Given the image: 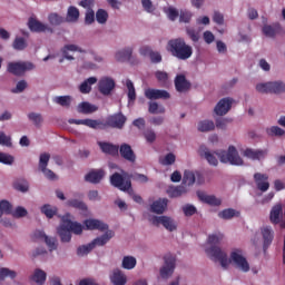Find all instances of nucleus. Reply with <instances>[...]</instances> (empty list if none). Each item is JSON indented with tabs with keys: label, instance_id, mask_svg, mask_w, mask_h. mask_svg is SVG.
<instances>
[{
	"label": "nucleus",
	"instance_id": "1",
	"mask_svg": "<svg viewBox=\"0 0 285 285\" xmlns=\"http://www.w3.org/2000/svg\"><path fill=\"white\" fill-rule=\"evenodd\" d=\"M200 157L208 161L209 166H217L219 160L222 164H230L232 166H244V159L239 157V153L235 146H229L228 150L210 153V149L205 145L200 146L198 149ZM217 157L219 160H217Z\"/></svg>",
	"mask_w": 285,
	"mask_h": 285
},
{
	"label": "nucleus",
	"instance_id": "2",
	"mask_svg": "<svg viewBox=\"0 0 285 285\" xmlns=\"http://www.w3.org/2000/svg\"><path fill=\"white\" fill-rule=\"evenodd\" d=\"M206 253L207 255H210L215 262H219L223 268H227L228 264L232 262V264H235L236 268L243 273H248V271H250V264H248V261L244 257V252H242V249H234L230 253L229 261L228 255L226 252L222 250L220 247L212 246L206 249Z\"/></svg>",
	"mask_w": 285,
	"mask_h": 285
},
{
	"label": "nucleus",
	"instance_id": "3",
	"mask_svg": "<svg viewBox=\"0 0 285 285\" xmlns=\"http://www.w3.org/2000/svg\"><path fill=\"white\" fill-rule=\"evenodd\" d=\"M167 50L173 57L186 61L193 57V47L184 38H175L167 42Z\"/></svg>",
	"mask_w": 285,
	"mask_h": 285
},
{
	"label": "nucleus",
	"instance_id": "4",
	"mask_svg": "<svg viewBox=\"0 0 285 285\" xmlns=\"http://www.w3.org/2000/svg\"><path fill=\"white\" fill-rule=\"evenodd\" d=\"M81 235L83 233V226L77 222L70 220V214H66L61 218V224L58 227V235L61 242H70L72 239V234Z\"/></svg>",
	"mask_w": 285,
	"mask_h": 285
},
{
	"label": "nucleus",
	"instance_id": "5",
	"mask_svg": "<svg viewBox=\"0 0 285 285\" xmlns=\"http://www.w3.org/2000/svg\"><path fill=\"white\" fill-rule=\"evenodd\" d=\"M114 237H115V232L107 230L104 235L95 238L91 243L78 247L77 255L79 257H83V255H88V253L94 250V248H97V246H106L110 242V239H112Z\"/></svg>",
	"mask_w": 285,
	"mask_h": 285
},
{
	"label": "nucleus",
	"instance_id": "6",
	"mask_svg": "<svg viewBox=\"0 0 285 285\" xmlns=\"http://www.w3.org/2000/svg\"><path fill=\"white\" fill-rule=\"evenodd\" d=\"M256 90L262 95H282L285 92V83L281 80L261 82L256 85Z\"/></svg>",
	"mask_w": 285,
	"mask_h": 285
},
{
	"label": "nucleus",
	"instance_id": "7",
	"mask_svg": "<svg viewBox=\"0 0 285 285\" xmlns=\"http://www.w3.org/2000/svg\"><path fill=\"white\" fill-rule=\"evenodd\" d=\"M127 120L128 118H126L124 114L121 112L114 114L107 117L106 121L98 120V122H100V125H98V130H106V128H117L118 130H121V128L126 126Z\"/></svg>",
	"mask_w": 285,
	"mask_h": 285
},
{
	"label": "nucleus",
	"instance_id": "8",
	"mask_svg": "<svg viewBox=\"0 0 285 285\" xmlns=\"http://www.w3.org/2000/svg\"><path fill=\"white\" fill-rule=\"evenodd\" d=\"M110 184L115 188H118V190L132 195V181H130V178L126 179L121 174L115 173L110 176Z\"/></svg>",
	"mask_w": 285,
	"mask_h": 285
},
{
	"label": "nucleus",
	"instance_id": "9",
	"mask_svg": "<svg viewBox=\"0 0 285 285\" xmlns=\"http://www.w3.org/2000/svg\"><path fill=\"white\" fill-rule=\"evenodd\" d=\"M7 70L14 77H23L26 72L35 70V63L30 61L9 62Z\"/></svg>",
	"mask_w": 285,
	"mask_h": 285
},
{
	"label": "nucleus",
	"instance_id": "10",
	"mask_svg": "<svg viewBox=\"0 0 285 285\" xmlns=\"http://www.w3.org/2000/svg\"><path fill=\"white\" fill-rule=\"evenodd\" d=\"M50 161V154L43 153L40 154L39 157V170L45 175L46 179H49L50 181H55L58 179L57 174L48 168V164Z\"/></svg>",
	"mask_w": 285,
	"mask_h": 285
},
{
	"label": "nucleus",
	"instance_id": "11",
	"mask_svg": "<svg viewBox=\"0 0 285 285\" xmlns=\"http://www.w3.org/2000/svg\"><path fill=\"white\" fill-rule=\"evenodd\" d=\"M151 224L154 226H164L166 230H169V233H173V230H177V223L168 216H154L150 219Z\"/></svg>",
	"mask_w": 285,
	"mask_h": 285
},
{
	"label": "nucleus",
	"instance_id": "12",
	"mask_svg": "<svg viewBox=\"0 0 285 285\" xmlns=\"http://www.w3.org/2000/svg\"><path fill=\"white\" fill-rule=\"evenodd\" d=\"M164 259L165 265L160 268V277H163V279H168V277L175 273L177 259L170 254H167Z\"/></svg>",
	"mask_w": 285,
	"mask_h": 285
},
{
	"label": "nucleus",
	"instance_id": "13",
	"mask_svg": "<svg viewBox=\"0 0 285 285\" xmlns=\"http://www.w3.org/2000/svg\"><path fill=\"white\" fill-rule=\"evenodd\" d=\"M99 92L102 94L105 97L111 95L112 90H115V80L112 78H101L98 82Z\"/></svg>",
	"mask_w": 285,
	"mask_h": 285
},
{
	"label": "nucleus",
	"instance_id": "14",
	"mask_svg": "<svg viewBox=\"0 0 285 285\" xmlns=\"http://www.w3.org/2000/svg\"><path fill=\"white\" fill-rule=\"evenodd\" d=\"M120 157L125 159L126 161H129L130 164H135L137 161V155H135V150H132V147L128 144H122L120 147H118Z\"/></svg>",
	"mask_w": 285,
	"mask_h": 285
},
{
	"label": "nucleus",
	"instance_id": "15",
	"mask_svg": "<svg viewBox=\"0 0 285 285\" xmlns=\"http://www.w3.org/2000/svg\"><path fill=\"white\" fill-rule=\"evenodd\" d=\"M233 108V99L232 98H223L216 105L214 111L218 117H224L227 112Z\"/></svg>",
	"mask_w": 285,
	"mask_h": 285
},
{
	"label": "nucleus",
	"instance_id": "16",
	"mask_svg": "<svg viewBox=\"0 0 285 285\" xmlns=\"http://www.w3.org/2000/svg\"><path fill=\"white\" fill-rule=\"evenodd\" d=\"M284 218V205L281 203L275 204L269 212L271 224L277 225Z\"/></svg>",
	"mask_w": 285,
	"mask_h": 285
},
{
	"label": "nucleus",
	"instance_id": "17",
	"mask_svg": "<svg viewBox=\"0 0 285 285\" xmlns=\"http://www.w3.org/2000/svg\"><path fill=\"white\" fill-rule=\"evenodd\" d=\"M261 233L263 235V250L266 253L271 244H273V239H275V232L271 226H265L261 228Z\"/></svg>",
	"mask_w": 285,
	"mask_h": 285
},
{
	"label": "nucleus",
	"instance_id": "18",
	"mask_svg": "<svg viewBox=\"0 0 285 285\" xmlns=\"http://www.w3.org/2000/svg\"><path fill=\"white\" fill-rule=\"evenodd\" d=\"M254 181H255L258 190H261V193H266V190H268V188H271V183H268L267 174L255 173Z\"/></svg>",
	"mask_w": 285,
	"mask_h": 285
},
{
	"label": "nucleus",
	"instance_id": "19",
	"mask_svg": "<svg viewBox=\"0 0 285 285\" xmlns=\"http://www.w3.org/2000/svg\"><path fill=\"white\" fill-rule=\"evenodd\" d=\"M244 157H247V159H252L253 161H259L262 159L266 158V155H268V150L266 149H250L247 148L243 151Z\"/></svg>",
	"mask_w": 285,
	"mask_h": 285
},
{
	"label": "nucleus",
	"instance_id": "20",
	"mask_svg": "<svg viewBox=\"0 0 285 285\" xmlns=\"http://www.w3.org/2000/svg\"><path fill=\"white\" fill-rule=\"evenodd\" d=\"M83 225L86 226L87 230H100V233L108 230V224L99 219H86Z\"/></svg>",
	"mask_w": 285,
	"mask_h": 285
},
{
	"label": "nucleus",
	"instance_id": "21",
	"mask_svg": "<svg viewBox=\"0 0 285 285\" xmlns=\"http://www.w3.org/2000/svg\"><path fill=\"white\" fill-rule=\"evenodd\" d=\"M145 97L146 99H150V100L170 99V94L166 90L148 88L145 90Z\"/></svg>",
	"mask_w": 285,
	"mask_h": 285
},
{
	"label": "nucleus",
	"instance_id": "22",
	"mask_svg": "<svg viewBox=\"0 0 285 285\" xmlns=\"http://www.w3.org/2000/svg\"><path fill=\"white\" fill-rule=\"evenodd\" d=\"M69 124H75L76 126H87L88 128H92L94 130H99L100 122L95 119H70Z\"/></svg>",
	"mask_w": 285,
	"mask_h": 285
},
{
	"label": "nucleus",
	"instance_id": "23",
	"mask_svg": "<svg viewBox=\"0 0 285 285\" xmlns=\"http://www.w3.org/2000/svg\"><path fill=\"white\" fill-rule=\"evenodd\" d=\"M175 88L177 92H188V90H190V83L186 79V76L184 75L176 76Z\"/></svg>",
	"mask_w": 285,
	"mask_h": 285
},
{
	"label": "nucleus",
	"instance_id": "24",
	"mask_svg": "<svg viewBox=\"0 0 285 285\" xmlns=\"http://www.w3.org/2000/svg\"><path fill=\"white\" fill-rule=\"evenodd\" d=\"M106 171L104 169L91 170L85 176V180L89 184H99L104 179Z\"/></svg>",
	"mask_w": 285,
	"mask_h": 285
},
{
	"label": "nucleus",
	"instance_id": "25",
	"mask_svg": "<svg viewBox=\"0 0 285 285\" xmlns=\"http://www.w3.org/2000/svg\"><path fill=\"white\" fill-rule=\"evenodd\" d=\"M279 30H282V26H279V23L265 24L262 28L263 35L265 37H268L269 39H274V37H277V33H279Z\"/></svg>",
	"mask_w": 285,
	"mask_h": 285
},
{
	"label": "nucleus",
	"instance_id": "26",
	"mask_svg": "<svg viewBox=\"0 0 285 285\" xmlns=\"http://www.w3.org/2000/svg\"><path fill=\"white\" fill-rule=\"evenodd\" d=\"M198 198L204 204H208V206H222V199L217 198L215 195L198 193Z\"/></svg>",
	"mask_w": 285,
	"mask_h": 285
},
{
	"label": "nucleus",
	"instance_id": "27",
	"mask_svg": "<svg viewBox=\"0 0 285 285\" xmlns=\"http://www.w3.org/2000/svg\"><path fill=\"white\" fill-rule=\"evenodd\" d=\"M28 27L31 32H46L48 30V26L35 18H29Z\"/></svg>",
	"mask_w": 285,
	"mask_h": 285
},
{
	"label": "nucleus",
	"instance_id": "28",
	"mask_svg": "<svg viewBox=\"0 0 285 285\" xmlns=\"http://www.w3.org/2000/svg\"><path fill=\"white\" fill-rule=\"evenodd\" d=\"M110 281L114 285H126L128 282L126 274H124L121 269H114L112 275L110 276Z\"/></svg>",
	"mask_w": 285,
	"mask_h": 285
},
{
	"label": "nucleus",
	"instance_id": "29",
	"mask_svg": "<svg viewBox=\"0 0 285 285\" xmlns=\"http://www.w3.org/2000/svg\"><path fill=\"white\" fill-rule=\"evenodd\" d=\"M77 110L81 115H92V112H97L99 110V108L88 101H83L78 105Z\"/></svg>",
	"mask_w": 285,
	"mask_h": 285
},
{
	"label": "nucleus",
	"instance_id": "30",
	"mask_svg": "<svg viewBox=\"0 0 285 285\" xmlns=\"http://www.w3.org/2000/svg\"><path fill=\"white\" fill-rule=\"evenodd\" d=\"M168 207V199L163 198L155 200L151 205V213H156L157 215H163V213Z\"/></svg>",
	"mask_w": 285,
	"mask_h": 285
},
{
	"label": "nucleus",
	"instance_id": "31",
	"mask_svg": "<svg viewBox=\"0 0 285 285\" xmlns=\"http://www.w3.org/2000/svg\"><path fill=\"white\" fill-rule=\"evenodd\" d=\"M100 150L106 155H119V146L110 144V142H98Z\"/></svg>",
	"mask_w": 285,
	"mask_h": 285
},
{
	"label": "nucleus",
	"instance_id": "32",
	"mask_svg": "<svg viewBox=\"0 0 285 285\" xmlns=\"http://www.w3.org/2000/svg\"><path fill=\"white\" fill-rule=\"evenodd\" d=\"M68 51H70V52H86L85 50H82L81 48H79L76 45H66L62 48L61 52H62L63 59H68L69 61H73L75 57L68 55Z\"/></svg>",
	"mask_w": 285,
	"mask_h": 285
},
{
	"label": "nucleus",
	"instance_id": "33",
	"mask_svg": "<svg viewBox=\"0 0 285 285\" xmlns=\"http://www.w3.org/2000/svg\"><path fill=\"white\" fill-rule=\"evenodd\" d=\"M95 83H97L96 77H90L86 79L79 87L80 92L82 95H88L92 90L91 86H95Z\"/></svg>",
	"mask_w": 285,
	"mask_h": 285
},
{
	"label": "nucleus",
	"instance_id": "34",
	"mask_svg": "<svg viewBox=\"0 0 285 285\" xmlns=\"http://www.w3.org/2000/svg\"><path fill=\"white\" fill-rule=\"evenodd\" d=\"M79 9L75 6H70L67 10L66 21L68 23H77L79 21Z\"/></svg>",
	"mask_w": 285,
	"mask_h": 285
},
{
	"label": "nucleus",
	"instance_id": "35",
	"mask_svg": "<svg viewBox=\"0 0 285 285\" xmlns=\"http://www.w3.org/2000/svg\"><path fill=\"white\" fill-rule=\"evenodd\" d=\"M197 128L199 132H210L215 130V122L213 120H202Z\"/></svg>",
	"mask_w": 285,
	"mask_h": 285
},
{
	"label": "nucleus",
	"instance_id": "36",
	"mask_svg": "<svg viewBox=\"0 0 285 285\" xmlns=\"http://www.w3.org/2000/svg\"><path fill=\"white\" fill-rule=\"evenodd\" d=\"M240 213L238 210H235L233 208H227L218 213V217L220 219H233V217H239Z\"/></svg>",
	"mask_w": 285,
	"mask_h": 285
},
{
	"label": "nucleus",
	"instance_id": "37",
	"mask_svg": "<svg viewBox=\"0 0 285 285\" xmlns=\"http://www.w3.org/2000/svg\"><path fill=\"white\" fill-rule=\"evenodd\" d=\"M132 57V48L128 47L116 52V59L118 61H128Z\"/></svg>",
	"mask_w": 285,
	"mask_h": 285
},
{
	"label": "nucleus",
	"instance_id": "38",
	"mask_svg": "<svg viewBox=\"0 0 285 285\" xmlns=\"http://www.w3.org/2000/svg\"><path fill=\"white\" fill-rule=\"evenodd\" d=\"M184 193H186V187L184 186H177V187L171 186V187H168L167 189V195L171 198L181 197Z\"/></svg>",
	"mask_w": 285,
	"mask_h": 285
},
{
	"label": "nucleus",
	"instance_id": "39",
	"mask_svg": "<svg viewBox=\"0 0 285 285\" xmlns=\"http://www.w3.org/2000/svg\"><path fill=\"white\" fill-rule=\"evenodd\" d=\"M121 266L125 271H132L137 266V258L134 256H124Z\"/></svg>",
	"mask_w": 285,
	"mask_h": 285
},
{
	"label": "nucleus",
	"instance_id": "40",
	"mask_svg": "<svg viewBox=\"0 0 285 285\" xmlns=\"http://www.w3.org/2000/svg\"><path fill=\"white\" fill-rule=\"evenodd\" d=\"M46 277H48V275L46 274V272H43L42 269H36L31 279L33 282H36V284H46Z\"/></svg>",
	"mask_w": 285,
	"mask_h": 285
},
{
	"label": "nucleus",
	"instance_id": "41",
	"mask_svg": "<svg viewBox=\"0 0 285 285\" xmlns=\"http://www.w3.org/2000/svg\"><path fill=\"white\" fill-rule=\"evenodd\" d=\"M58 106H62V108H70V104H72V97L70 96H58L53 99Z\"/></svg>",
	"mask_w": 285,
	"mask_h": 285
},
{
	"label": "nucleus",
	"instance_id": "42",
	"mask_svg": "<svg viewBox=\"0 0 285 285\" xmlns=\"http://www.w3.org/2000/svg\"><path fill=\"white\" fill-rule=\"evenodd\" d=\"M268 137H284L285 130L279 126H272L266 129Z\"/></svg>",
	"mask_w": 285,
	"mask_h": 285
},
{
	"label": "nucleus",
	"instance_id": "43",
	"mask_svg": "<svg viewBox=\"0 0 285 285\" xmlns=\"http://www.w3.org/2000/svg\"><path fill=\"white\" fill-rule=\"evenodd\" d=\"M7 277H9L10 279H14L17 277V272L8 267L0 268V282L6 281Z\"/></svg>",
	"mask_w": 285,
	"mask_h": 285
},
{
	"label": "nucleus",
	"instance_id": "44",
	"mask_svg": "<svg viewBox=\"0 0 285 285\" xmlns=\"http://www.w3.org/2000/svg\"><path fill=\"white\" fill-rule=\"evenodd\" d=\"M4 215H12V204L8 200L0 202V217Z\"/></svg>",
	"mask_w": 285,
	"mask_h": 285
},
{
	"label": "nucleus",
	"instance_id": "45",
	"mask_svg": "<svg viewBox=\"0 0 285 285\" xmlns=\"http://www.w3.org/2000/svg\"><path fill=\"white\" fill-rule=\"evenodd\" d=\"M12 48L13 50H26V48H28V42H26V38L17 37L13 40Z\"/></svg>",
	"mask_w": 285,
	"mask_h": 285
},
{
	"label": "nucleus",
	"instance_id": "46",
	"mask_svg": "<svg viewBox=\"0 0 285 285\" xmlns=\"http://www.w3.org/2000/svg\"><path fill=\"white\" fill-rule=\"evenodd\" d=\"M41 213L48 217V219H52L55 215H57V207H52L50 205H43L41 207Z\"/></svg>",
	"mask_w": 285,
	"mask_h": 285
},
{
	"label": "nucleus",
	"instance_id": "47",
	"mask_svg": "<svg viewBox=\"0 0 285 285\" xmlns=\"http://www.w3.org/2000/svg\"><path fill=\"white\" fill-rule=\"evenodd\" d=\"M148 110L150 115H164V112H166V108H164V106H159L157 102H149Z\"/></svg>",
	"mask_w": 285,
	"mask_h": 285
},
{
	"label": "nucleus",
	"instance_id": "48",
	"mask_svg": "<svg viewBox=\"0 0 285 285\" xmlns=\"http://www.w3.org/2000/svg\"><path fill=\"white\" fill-rule=\"evenodd\" d=\"M183 184L185 186H193V184H195V173L190 170H185L183 176Z\"/></svg>",
	"mask_w": 285,
	"mask_h": 285
},
{
	"label": "nucleus",
	"instance_id": "49",
	"mask_svg": "<svg viewBox=\"0 0 285 285\" xmlns=\"http://www.w3.org/2000/svg\"><path fill=\"white\" fill-rule=\"evenodd\" d=\"M126 86H127V89H128V99L129 101H135V99H137V92L135 91V85L132 83V81L130 79H128L126 81Z\"/></svg>",
	"mask_w": 285,
	"mask_h": 285
},
{
	"label": "nucleus",
	"instance_id": "50",
	"mask_svg": "<svg viewBox=\"0 0 285 285\" xmlns=\"http://www.w3.org/2000/svg\"><path fill=\"white\" fill-rule=\"evenodd\" d=\"M68 206H71V208H77L78 210H88V206H86V203L79 199L68 200Z\"/></svg>",
	"mask_w": 285,
	"mask_h": 285
},
{
	"label": "nucleus",
	"instance_id": "51",
	"mask_svg": "<svg viewBox=\"0 0 285 285\" xmlns=\"http://www.w3.org/2000/svg\"><path fill=\"white\" fill-rule=\"evenodd\" d=\"M164 12L167 14L169 21H177V18L179 17V11L174 7H168Z\"/></svg>",
	"mask_w": 285,
	"mask_h": 285
},
{
	"label": "nucleus",
	"instance_id": "52",
	"mask_svg": "<svg viewBox=\"0 0 285 285\" xmlns=\"http://www.w3.org/2000/svg\"><path fill=\"white\" fill-rule=\"evenodd\" d=\"M96 21L102 24L106 23V21H108V11L104 9H98V11L96 12Z\"/></svg>",
	"mask_w": 285,
	"mask_h": 285
},
{
	"label": "nucleus",
	"instance_id": "53",
	"mask_svg": "<svg viewBox=\"0 0 285 285\" xmlns=\"http://www.w3.org/2000/svg\"><path fill=\"white\" fill-rule=\"evenodd\" d=\"M222 239H224V234L222 233H215L208 236V244H210L212 246H215L217 244H219L222 242Z\"/></svg>",
	"mask_w": 285,
	"mask_h": 285
},
{
	"label": "nucleus",
	"instance_id": "54",
	"mask_svg": "<svg viewBox=\"0 0 285 285\" xmlns=\"http://www.w3.org/2000/svg\"><path fill=\"white\" fill-rule=\"evenodd\" d=\"M66 21V18L57 14V13H51L49 14V22L51 26H61Z\"/></svg>",
	"mask_w": 285,
	"mask_h": 285
},
{
	"label": "nucleus",
	"instance_id": "55",
	"mask_svg": "<svg viewBox=\"0 0 285 285\" xmlns=\"http://www.w3.org/2000/svg\"><path fill=\"white\" fill-rule=\"evenodd\" d=\"M155 77L161 86H166V83H168V72L158 70L155 72Z\"/></svg>",
	"mask_w": 285,
	"mask_h": 285
},
{
	"label": "nucleus",
	"instance_id": "56",
	"mask_svg": "<svg viewBox=\"0 0 285 285\" xmlns=\"http://www.w3.org/2000/svg\"><path fill=\"white\" fill-rule=\"evenodd\" d=\"M183 213L185 215V217H193V215H196L197 213V207H195V205H184L183 206Z\"/></svg>",
	"mask_w": 285,
	"mask_h": 285
},
{
	"label": "nucleus",
	"instance_id": "57",
	"mask_svg": "<svg viewBox=\"0 0 285 285\" xmlns=\"http://www.w3.org/2000/svg\"><path fill=\"white\" fill-rule=\"evenodd\" d=\"M0 164L12 166V164H14V157H12L10 154H4L0 151Z\"/></svg>",
	"mask_w": 285,
	"mask_h": 285
},
{
	"label": "nucleus",
	"instance_id": "58",
	"mask_svg": "<svg viewBox=\"0 0 285 285\" xmlns=\"http://www.w3.org/2000/svg\"><path fill=\"white\" fill-rule=\"evenodd\" d=\"M190 19H193V12L188 10H181L179 13L180 23H190Z\"/></svg>",
	"mask_w": 285,
	"mask_h": 285
},
{
	"label": "nucleus",
	"instance_id": "59",
	"mask_svg": "<svg viewBox=\"0 0 285 285\" xmlns=\"http://www.w3.org/2000/svg\"><path fill=\"white\" fill-rule=\"evenodd\" d=\"M29 121H32L36 126H41L43 118L41 117V114L37 112H30L28 114Z\"/></svg>",
	"mask_w": 285,
	"mask_h": 285
},
{
	"label": "nucleus",
	"instance_id": "60",
	"mask_svg": "<svg viewBox=\"0 0 285 285\" xmlns=\"http://www.w3.org/2000/svg\"><path fill=\"white\" fill-rule=\"evenodd\" d=\"M144 137L148 144H155L157 134H155V130L153 129H147L144 131Z\"/></svg>",
	"mask_w": 285,
	"mask_h": 285
},
{
	"label": "nucleus",
	"instance_id": "61",
	"mask_svg": "<svg viewBox=\"0 0 285 285\" xmlns=\"http://www.w3.org/2000/svg\"><path fill=\"white\" fill-rule=\"evenodd\" d=\"M230 121L232 120L228 118H218L216 119V128H218V130H226Z\"/></svg>",
	"mask_w": 285,
	"mask_h": 285
},
{
	"label": "nucleus",
	"instance_id": "62",
	"mask_svg": "<svg viewBox=\"0 0 285 285\" xmlns=\"http://www.w3.org/2000/svg\"><path fill=\"white\" fill-rule=\"evenodd\" d=\"M176 157L175 154L169 153L165 156V158L161 160L163 166H173L175 164Z\"/></svg>",
	"mask_w": 285,
	"mask_h": 285
},
{
	"label": "nucleus",
	"instance_id": "63",
	"mask_svg": "<svg viewBox=\"0 0 285 285\" xmlns=\"http://www.w3.org/2000/svg\"><path fill=\"white\" fill-rule=\"evenodd\" d=\"M141 6L145 12H155V6L151 0H141Z\"/></svg>",
	"mask_w": 285,
	"mask_h": 285
},
{
	"label": "nucleus",
	"instance_id": "64",
	"mask_svg": "<svg viewBox=\"0 0 285 285\" xmlns=\"http://www.w3.org/2000/svg\"><path fill=\"white\" fill-rule=\"evenodd\" d=\"M45 244L48 246L49 250H57V239L47 236Z\"/></svg>",
	"mask_w": 285,
	"mask_h": 285
}]
</instances>
